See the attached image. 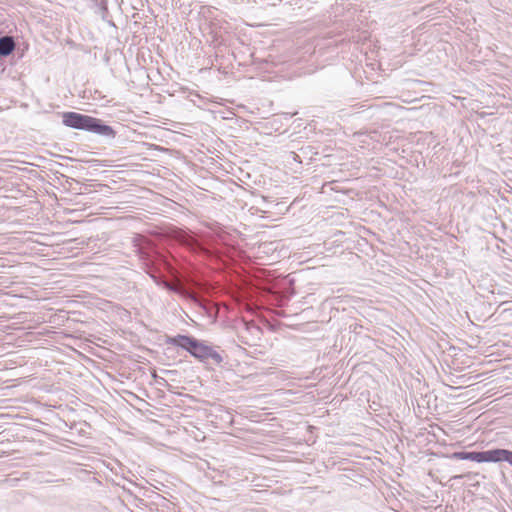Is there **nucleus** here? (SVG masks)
Wrapping results in <instances>:
<instances>
[{"label":"nucleus","mask_w":512,"mask_h":512,"mask_svg":"<svg viewBox=\"0 0 512 512\" xmlns=\"http://www.w3.org/2000/svg\"><path fill=\"white\" fill-rule=\"evenodd\" d=\"M165 343L187 351L192 357L201 362L211 360L212 363L217 365L223 362L222 355L212 346L190 335L178 334L176 336H167Z\"/></svg>","instance_id":"f257e3e1"},{"label":"nucleus","mask_w":512,"mask_h":512,"mask_svg":"<svg viewBox=\"0 0 512 512\" xmlns=\"http://www.w3.org/2000/svg\"><path fill=\"white\" fill-rule=\"evenodd\" d=\"M61 117L66 127L90 132L107 139H114L116 136L113 127L99 118L73 111L63 112Z\"/></svg>","instance_id":"f03ea898"},{"label":"nucleus","mask_w":512,"mask_h":512,"mask_svg":"<svg viewBox=\"0 0 512 512\" xmlns=\"http://www.w3.org/2000/svg\"><path fill=\"white\" fill-rule=\"evenodd\" d=\"M452 458L458 460H470L477 463L483 462H507L512 466V451L508 449L495 448L485 451H461L452 454Z\"/></svg>","instance_id":"7ed1b4c3"},{"label":"nucleus","mask_w":512,"mask_h":512,"mask_svg":"<svg viewBox=\"0 0 512 512\" xmlns=\"http://www.w3.org/2000/svg\"><path fill=\"white\" fill-rule=\"evenodd\" d=\"M176 240L185 246L190 252L198 255H206L209 253L207 246L192 233L180 230L176 233Z\"/></svg>","instance_id":"20e7f679"},{"label":"nucleus","mask_w":512,"mask_h":512,"mask_svg":"<svg viewBox=\"0 0 512 512\" xmlns=\"http://www.w3.org/2000/svg\"><path fill=\"white\" fill-rule=\"evenodd\" d=\"M15 41L12 36L5 35L0 37V56L7 57L13 53Z\"/></svg>","instance_id":"39448f33"},{"label":"nucleus","mask_w":512,"mask_h":512,"mask_svg":"<svg viewBox=\"0 0 512 512\" xmlns=\"http://www.w3.org/2000/svg\"><path fill=\"white\" fill-rule=\"evenodd\" d=\"M148 271L147 273L150 275V277L153 279V281L158 285V286H162L163 288L167 289L168 291H173L175 292L176 289L174 288L173 285H171L170 283H168L163 277L162 275L156 271L155 269L151 268L150 266H148Z\"/></svg>","instance_id":"423d86ee"},{"label":"nucleus","mask_w":512,"mask_h":512,"mask_svg":"<svg viewBox=\"0 0 512 512\" xmlns=\"http://www.w3.org/2000/svg\"><path fill=\"white\" fill-rule=\"evenodd\" d=\"M244 325H245V330L254 337L258 338L260 336V334L262 333L260 327L253 323L244 322Z\"/></svg>","instance_id":"0eeeda50"},{"label":"nucleus","mask_w":512,"mask_h":512,"mask_svg":"<svg viewBox=\"0 0 512 512\" xmlns=\"http://www.w3.org/2000/svg\"><path fill=\"white\" fill-rule=\"evenodd\" d=\"M291 154H292L293 160L301 162V160L299 159V155H297L295 152H292Z\"/></svg>","instance_id":"6e6552de"},{"label":"nucleus","mask_w":512,"mask_h":512,"mask_svg":"<svg viewBox=\"0 0 512 512\" xmlns=\"http://www.w3.org/2000/svg\"><path fill=\"white\" fill-rule=\"evenodd\" d=\"M102 9H104V10L107 9L105 4H103Z\"/></svg>","instance_id":"1a4fd4ad"}]
</instances>
